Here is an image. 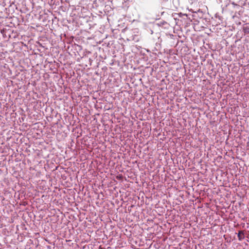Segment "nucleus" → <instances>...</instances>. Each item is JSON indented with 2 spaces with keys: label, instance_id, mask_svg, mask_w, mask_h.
Listing matches in <instances>:
<instances>
[{
  "label": "nucleus",
  "instance_id": "f03ea898",
  "mask_svg": "<svg viewBox=\"0 0 249 249\" xmlns=\"http://www.w3.org/2000/svg\"><path fill=\"white\" fill-rule=\"evenodd\" d=\"M244 31L245 33H249V28H245L244 29Z\"/></svg>",
  "mask_w": 249,
  "mask_h": 249
},
{
  "label": "nucleus",
  "instance_id": "f257e3e1",
  "mask_svg": "<svg viewBox=\"0 0 249 249\" xmlns=\"http://www.w3.org/2000/svg\"><path fill=\"white\" fill-rule=\"evenodd\" d=\"M239 240L241 241L245 238V235L243 231H239L237 235Z\"/></svg>",
  "mask_w": 249,
  "mask_h": 249
}]
</instances>
